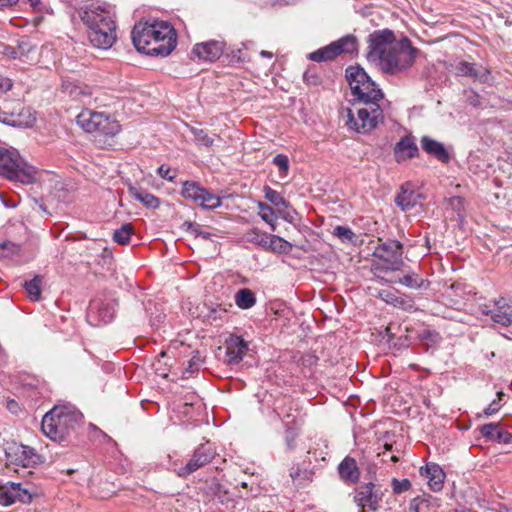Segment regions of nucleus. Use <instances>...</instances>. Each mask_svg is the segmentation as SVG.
<instances>
[{"mask_svg":"<svg viewBox=\"0 0 512 512\" xmlns=\"http://www.w3.org/2000/svg\"><path fill=\"white\" fill-rule=\"evenodd\" d=\"M367 59L389 74L400 73L409 68L416 50L407 38L396 40L391 30L375 31L369 35Z\"/></svg>","mask_w":512,"mask_h":512,"instance_id":"f257e3e1","label":"nucleus"},{"mask_svg":"<svg viewBox=\"0 0 512 512\" xmlns=\"http://www.w3.org/2000/svg\"><path fill=\"white\" fill-rule=\"evenodd\" d=\"M78 14L94 47H112L116 41L115 11L112 5L90 0L78 8Z\"/></svg>","mask_w":512,"mask_h":512,"instance_id":"f03ea898","label":"nucleus"},{"mask_svg":"<svg viewBox=\"0 0 512 512\" xmlns=\"http://www.w3.org/2000/svg\"><path fill=\"white\" fill-rule=\"evenodd\" d=\"M135 48L152 56H168L176 46L177 37L173 26L167 21L139 22L132 30Z\"/></svg>","mask_w":512,"mask_h":512,"instance_id":"7ed1b4c3","label":"nucleus"},{"mask_svg":"<svg viewBox=\"0 0 512 512\" xmlns=\"http://www.w3.org/2000/svg\"><path fill=\"white\" fill-rule=\"evenodd\" d=\"M82 420V414L71 406H55L42 419L43 433L53 441H62Z\"/></svg>","mask_w":512,"mask_h":512,"instance_id":"20e7f679","label":"nucleus"},{"mask_svg":"<svg viewBox=\"0 0 512 512\" xmlns=\"http://www.w3.org/2000/svg\"><path fill=\"white\" fill-rule=\"evenodd\" d=\"M345 125L357 133H369L384 119L383 110L379 103L359 104L347 108L342 113Z\"/></svg>","mask_w":512,"mask_h":512,"instance_id":"39448f33","label":"nucleus"},{"mask_svg":"<svg viewBox=\"0 0 512 512\" xmlns=\"http://www.w3.org/2000/svg\"><path fill=\"white\" fill-rule=\"evenodd\" d=\"M0 175L22 184H32L37 171L15 149H0Z\"/></svg>","mask_w":512,"mask_h":512,"instance_id":"423d86ee","label":"nucleus"},{"mask_svg":"<svg viewBox=\"0 0 512 512\" xmlns=\"http://www.w3.org/2000/svg\"><path fill=\"white\" fill-rule=\"evenodd\" d=\"M346 78L351 92L359 104L379 103L383 99L384 94L382 90L371 80L363 68L349 66L346 69Z\"/></svg>","mask_w":512,"mask_h":512,"instance_id":"0eeeda50","label":"nucleus"},{"mask_svg":"<svg viewBox=\"0 0 512 512\" xmlns=\"http://www.w3.org/2000/svg\"><path fill=\"white\" fill-rule=\"evenodd\" d=\"M8 465L32 468L41 463L40 456L29 446L17 442H8L4 448Z\"/></svg>","mask_w":512,"mask_h":512,"instance_id":"6e6552de","label":"nucleus"},{"mask_svg":"<svg viewBox=\"0 0 512 512\" xmlns=\"http://www.w3.org/2000/svg\"><path fill=\"white\" fill-rule=\"evenodd\" d=\"M357 40L347 35L329 45L309 54V59L316 62L328 61L336 58L341 53H354L357 51Z\"/></svg>","mask_w":512,"mask_h":512,"instance_id":"1a4fd4ad","label":"nucleus"},{"mask_svg":"<svg viewBox=\"0 0 512 512\" xmlns=\"http://www.w3.org/2000/svg\"><path fill=\"white\" fill-rule=\"evenodd\" d=\"M181 194L205 209H215L221 205L220 197L200 187L196 182H184Z\"/></svg>","mask_w":512,"mask_h":512,"instance_id":"9d476101","label":"nucleus"},{"mask_svg":"<svg viewBox=\"0 0 512 512\" xmlns=\"http://www.w3.org/2000/svg\"><path fill=\"white\" fill-rule=\"evenodd\" d=\"M383 499L381 488L372 482L364 483L355 490L354 501L360 508L377 511Z\"/></svg>","mask_w":512,"mask_h":512,"instance_id":"9b49d317","label":"nucleus"},{"mask_svg":"<svg viewBox=\"0 0 512 512\" xmlns=\"http://www.w3.org/2000/svg\"><path fill=\"white\" fill-rule=\"evenodd\" d=\"M214 455L215 452L208 444L201 445L195 450L187 464L179 469L178 475L180 477L188 476L208 464L214 458Z\"/></svg>","mask_w":512,"mask_h":512,"instance_id":"f8f14e48","label":"nucleus"},{"mask_svg":"<svg viewBox=\"0 0 512 512\" xmlns=\"http://www.w3.org/2000/svg\"><path fill=\"white\" fill-rule=\"evenodd\" d=\"M375 255L389 263L388 269L399 270L403 264L402 246L398 241H390L380 245Z\"/></svg>","mask_w":512,"mask_h":512,"instance_id":"ddd939ff","label":"nucleus"},{"mask_svg":"<svg viewBox=\"0 0 512 512\" xmlns=\"http://www.w3.org/2000/svg\"><path fill=\"white\" fill-rule=\"evenodd\" d=\"M114 314L115 308L112 303H103L98 300L92 301L88 310V318L93 325L111 322Z\"/></svg>","mask_w":512,"mask_h":512,"instance_id":"4468645a","label":"nucleus"},{"mask_svg":"<svg viewBox=\"0 0 512 512\" xmlns=\"http://www.w3.org/2000/svg\"><path fill=\"white\" fill-rule=\"evenodd\" d=\"M224 51V43L220 41H208L194 46L192 54L200 60L215 61Z\"/></svg>","mask_w":512,"mask_h":512,"instance_id":"2eb2a0df","label":"nucleus"},{"mask_svg":"<svg viewBox=\"0 0 512 512\" xmlns=\"http://www.w3.org/2000/svg\"><path fill=\"white\" fill-rule=\"evenodd\" d=\"M247 350V343L239 336L231 335L226 340V356L230 364H238L246 355Z\"/></svg>","mask_w":512,"mask_h":512,"instance_id":"dca6fc26","label":"nucleus"},{"mask_svg":"<svg viewBox=\"0 0 512 512\" xmlns=\"http://www.w3.org/2000/svg\"><path fill=\"white\" fill-rule=\"evenodd\" d=\"M456 73L460 76H466L478 80L480 82H487L490 78V72L483 66H477L474 63L460 61L456 67Z\"/></svg>","mask_w":512,"mask_h":512,"instance_id":"f3484780","label":"nucleus"},{"mask_svg":"<svg viewBox=\"0 0 512 512\" xmlns=\"http://www.w3.org/2000/svg\"><path fill=\"white\" fill-rule=\"evenodd\" d=\"M379 297L387 304L393 305L405 311L415 309L414 301L407 295H402L396 290H383L379 292Z\"/></svg>","mask_w":512,"mask_h":512,"instance_id":"a211bd4d","label":"nucleus"},{"mask_svg":"<svg viewBox=\"0 0 512 512\" xmlns=\"http://www.w3.org/2000/svg\"><path fill=\"white\" fill-rule=\"evenodd\" d=\"M420 474L427 479L431 490L440 491L442 489L445 474L439 465L435 463L427 464L420 469Z\"/></svg>","mask_w":512,"mask_h":512,"instance_id":"6ab92c4d","label":"nucleus"},{"mask_svg":"<svg viewBox=\"0 0 512 512\" xmlns=\"http://www.w3.org/2000/svg\"><path fill=\"white\" fill-rule=\"evenodd\" d=\"M418 153V147L411 136L402 137L394 146V155L397 162L413 158Z\"/></svg>","mask_w":512,"mask_h":512,"instance_id":"aec40b11","label":"nucleus"},{"mask_svg":"<svg viewBox=\"0 0 512 512\" xmlns=\"http://www.w3.org/2000/svg\"><path fill=\"white\" fill-rule=\"evenodd\" d=\"M421 148L429 155L435 157L441 162L447 163L450 159L449 153L443 143L438 142L428 136H423L420 140Z\"/></svg>","mask_w":512,"mask_h":512,"instance_id":"412c9836","label":"nucleus"},{"mask_svg":"<svg viewBox=\"0 0 512 512\" xmlns=\"http://www.w3.org/2000/svg\"><path fill=\"white\" fill-rule=\"evenodd\" d=\"M121 130V126L117 120L111 116L102 113L101 120L98 121L96 133L99 137L113 138Z\"/></svg>","mask_w":512,"mask_h":512,"instance_id":"4be33fe9","label":"nucleus"},{"mask_svg":"<svg viewBox=\"0 0 512 512\" xmlns=\"http://www.w3.org/2000/svg\"><path fill=\"white\" fill-rule=\"evenodd\" d=\"M101 116L102 112L85 109L78 114L76 122L86 132L94 133L97 130L98 121L101 120Z\"/></svg>","mask_w":512,"mask_h":512,"instance_id":"5701e85b","label":"nucleus"},{"mask_svg":"<svg viewBox=\"0 0 512 512\" xmlns=\"http://www.w3.org/2000/svg\"><path fill=\"white\" fill-rule=\"evenodd\" d=\"M339 475L345 482L355 483L359 480L360 471L355 459L346 457L338 466Z\"/></svg>","mask_w":512,"mask_h":512,"instance_id":"b1692460","label":"nucleus"},{"mask_svg":"<svg viewBox=\"0 0 512 512\" xmlns=\"http://www.w3.org/2000/svg\"><path fill=\"white\" fill-rule=\"evenodd\" d=\"M438 500L430 495L414 498L409 507L410 512H436Z\"/></svg>","mask_w":512,"mask_h":512,"instance_id":"393cba45","label":"nucleus"},{"mask_svg":"<svg viewBox=\"0 0 512 512\" xmlns=\"http://www.w3.org/2000/svg\"><path fill=\"white\" fill-rule=\"evenodd\" d=\"M419 199L418 193L402 186L401 192L395 198V203L403 211H409L419 203Z\"/></svg>","mask_w":512,"mask_h":512,"instance_id":"a878e982","label":"nucleus"},{"mask_svg":"<svg viewBox=\"0 0 512 512\" xmlns=\"http://www.w3.org/2000/svg\"><path fill=\"white\" fill-rule=\"evenodd\" d=\"M129 194L137 201L141 202L147 208L155 209L159 207V199L151 193L142 191L134 186H129Z\"/></svg>","mask_w":512,"mask_h":512,"instance_id":"bb28decb","label":"nucleus"},{"mask_svg":"<svg viewBox=\"0 0 512 512\" xmlns=\"http://www.w3.org/2000/svg\"><path fill=\"white\" fill-rule=\"evenodd\" d=\"M44 278L41 275H35L32 279L26 280L23 287L31 301H39L41 299L42 285Z\"/></svg>","mask_w":512,"mask_h":512,"instance_id":"cd10ccee","label":"nucleus"},{"mask_svg":"<svg viewBox=\"0 0 512 512\" xmlns=\"http://www.w3.org/2000/svg\"><path fill=\"white\" fill-rule=\"evenodd\" d=\"M266 244L267 250L279 254L289 253L293 247L291 243L278 235H269L268 242L266 241Z\"/></svg>","mask_w":512,"mask_h":512,"instance_id":"c85d7f7f","label":"nucleus"},{"mask_svg":"<svg viewBox=\"0 0 512 512\" xmlns=\"http://www.w3.org/2000/svg\"><path fill=\"white\" fill-rule=\"evenodd\" d=\"M481 434L489 440H499L506 442L509 434L505 433L498 424L489 423L481 427Z\"/></svg>","mask_w":512,"mask_h":512,"instance_id":"c756f323","label":"nucleus"},{"mask_svg":"<svg viewBox=\"0 0 512 512\" xmlns=\"http://www.w3.org/2000/svg\"><path fill=\"white\" fill-rule=\"evenodd\" d=\"M236 305L243 310L250 309L256 303L254 293L247 288L240 289L234 297Z\"/></svg>","mask_w":512,"mask_h":512,"instance_id":"7c9ffc66","label":"nucleus"},{"mask_svg":"<svg viewBox=\"0 0 512 512\" xmlns=\"http://www.w3.org/2000/svg\"><path fill=\"white\" fill-rule=\"evenodd\" d=\"M209 493L222 504L231 501L230 492L218 480L213 479L209 484Z\"/></svg>","mask_w":512,"mask_h":512,"instance_id":"2f4dec72","label":"nucleus"},{"mask_svg":"<svg viewBox=\"0 0 512 512\" xmlns=\"http://www.w3.org/2000/svg\"><path fill=\"white\" fill-rule=\"evenodd\" d=\"M258 215L259 217L270 225L272 231L276 230V216L274 210L266 203L258 202Z\"/></svg>","mask_w":512,"mask_h":512,"instance_id":"473e14b6","label":"nucleus"},{"mask_svg":"<svg viewBox=\"0 0 512 512\" xmlns=\"http://www.w3.org/2000/svg\"><path fill=\"white\" fill-rule=\"evenodd\" d=\"M263 191H264L265 199L267 201H269L275 207H283V208L288 207V202L276 190L272 189L269 186H265Z\"/></svg>","mask_w":512,"mask_h":512,"instance_id":"72a5a7b5","label":"nucleus"},{"mask_svg":"<svg viewBox=\"0 0 512 512\" xmlns=\"http://www.w3.org/2000/svg\"><path fill=\"white\" fill-rule=\"evenodd\" d=\"M16 502L14 482H8L0 490V505L9 506Z\"/></svg>","mask_w":512,"mask_h":512,"instance_id":"f704fd0d","label":"nucleus"},{"mask_svg":"<svg viewBox=\"0 0 512 512\" xmlns=\"http://www.w3.org/2000/svg\"><path fill=\"white\" fill-rule=\"evenodd\" d=\"M491 318L495 323L502 326H509L512 324V313H509L506 306H499L498 311L491 314Z\"/></svg>","mask_w":512,"mask_h":512,"instance_id":"c9c22d12","label":"nucleus"},{"mask_svg":"<svg viewBox=\"0 0 512 512\" xmlns=\"http://www.w3.org/2000/svg\"><path fill=\"white\" fill-rule=\"evenodd\" d=\"M132 232V226L130 224H124L119 229L115 230L113 239L115 242L125 245L129 242Z\"/></svg>","mask_w":512,"mask_h":512,"instance_id":"e433bc0d","label":"nucleus"},{"mask_svg":"<svg viewBox=\"0 0 512 512\" xmlns=\"http://www.w3.org/2000/svg\"><path fill=\"white\" fill-rule=\"evenodd\" d=\"M183 227L189 233L195 235L196 237H201L204 240H210V239H212L213 236H215L214 234H212L208 231L202 230L200 225L197 223H192V222L187 221V222L183 223Z\"/></svg>","mask_w":512,"mask_h":512,"instance_id":"4c0bfd02","label":"nucleus"},{"mask_svg":"<svg viewBox=\"0 0 512 512\" xmlns=\"http://www.w3.org/2000/svg\"><path fill=\"white\" fill-rule=\"evenodd\" d=\"M333 235L344 243L353 242V239L355 238L354 232L349 227L340 225L334 228Z\"/></svg>","mask_w":512,"mask_h":512,"instance_id":"58836bf2","label":"nucleus"},{"mask_svg":"<svg viewBox=\"0 0 512 512\" xmlns=\"http://www.w3.org/2000/svg\"><path fill=\"white\" fill-rule=\"evenodd\" d=\"M397 282L412 289H419L424 285V280L414 274L405 275Z\"/></svg>","mask_w":512,"mask_h":512,"instance_id":"ea45409f","label":"nucleus"},{"mask_svg":"<svg viewBox=\"0 0 512 512\" xmlns=\"http://www.w3.org/2000/svg\"><path fill=\"white\" fill-rule=\"evenodd\" d=\"M16 501L29 503L32 499V493L28 488H23L20 483L14 482Z\"/></svg>","mask_w":512,"mask_h":512,"instance_id":"a19ab883","label":"nucleus"},{"mask_svg":"<svg viewBox=\"0 0 512 512\" xmlns=\"http://www.w3.org/2000/svg\"><path fill=\"white\" fill-rule=\"evenodd\" d=\"M504 393L503 392H498L497 393V399L493 400L484 410V414L486 416H491L493 414H495L496 412L499 411V409L502 407L503 405V398H504Z\"/></svg>","mask_w":512,"mask_h":512,"instance_id":"79ce46f5","label":"nucleus"},{"mask_svg":"<svg viewBox=\"0 0 512 512\" xmlns=\"http://www.w3.org/2000/svg\"><path fill=\"white\" fill-rule=\"evenodd\" d=\"M392 490L396 494H401L403 492H406L410 489L411 483L408 479H396L393 478L391 481Z\"/></svg>","mask_w":512,"mask_h":512,"instance_id":"37998d69","label":"nucleus"},{"mask_svg":"<svg viewBox=\"0 0 512 512\" xmlns=\"http://www.w3.org/2000/svg\"><path fill=\"white\" fill-rule=\"evenodd\" d=\"M273 163L279 168V170L283 176L287 175V172L289 170V160L286 155L277 154L273 158Z\"/></svg>","mask_w":512,"mask_h":512,"instance_id":"c03bdc74","label":"nucleus"},{"mask_svg":"<svg viewBox=\"0 0 512 512\" xmlns=\"http://www.w3.org/2000/svg\"><path fill=\"white\" fill-rule=\"evenodd\" d=\"M19 251V246L12 242H4L0 245V256L9 257L14 254H17Z\"/></svg>","mask_w":512,"mask_h":512,"instance_id":"a18cd8bd","label":"nucleus"},{"mask_svg":"<svg viewBox=\"0 0 512 512\" xmlns=\"http://www.w3.org/2000/svg\"><path fill=\"white\" fill-rule=\"evenodd\" d=\"M298 433L296 429L292 427H287L285 431V441L288 449H293L295 447L294 441L297 437Z\"/></svg>","mask_w":512,"mask_h":512,"instance_id":"49530a36","label":"nucleus"},{"mask_svg":"<svg viewBox=\"0 0 512 512\" xmlns=\"http://www.w3.org/2000/svg\"><path fill=\"white\" fill-rule=\"evenodd\" d=\"M159 176L163 179H166L170 182H173L176 175L175 174H171V169L168 165H161L158 170H157Z\"/></svg>","mask_w":512,"mask_h":512,"instance_id":"de8ad7c7","label":"nucleus"},{"mask_svg":"<svg viewBox=\"0 0 512 512\" xmlns=\"http://www.w3.org/2000/svg\"><path fill=\"white\" fill-rule=\"evenodd\" d=\"M196 141L204 146H210L213 143V140L203 131L199 130L195 133Z\"/></svg>","mask_w":512,"mask_h":512,"instance_id":"09e8293b","label":"nucleus"},{"mask_svg":"<svg viewBox=\"0 0 512 512\" xmlns=\"http://www.w3.org/2000/svg\"><path fill=\"white\" fill-rule=\"evenodd\" d=\"M200 362H201V359H200L199 353H197L189 360L187 370L190 372L197 370L199 368Z\"/></svg>","mask_w":512,"mask_h":512,"instance_id":"8fccbe9b","label":"nucleus"},{"mask_svg":"<svg viewBox=\"0 0 512 512\" xmlns=\"http://www.w3.org/2000/svg\"><path fill=\"white\" fill-rule=\"evenodd\" d=\"M268 236L269 235H266V234H262V235L256 234V237L253 238L252 241L256 242L261 247L267 249L266 241L268 242Z\"/></svg>","mask_w":512,"mask_h":512,"instance_id":"3c124183","label":"nucleus"},{"mask_svg":"<svg viewBox=\"0 0 512 512\" xmlns=\"http://www.w3.org/2000/svg\"><path fill=\"white\" fill-rule=\"evenodd\" d=\"M71 95H74L76 98H79V100L83 101L85 97L89 96L90 93H86L84 92L81 88L79 87H74L72 90H71Z\"/></svg>","mask_w":512,"mask_h":512,"instance_id":"603ef678","label":"nucleus"},{"mask_svg":"<svg viewBox=\"0 0 512 512\" xmlns=\"http://www.w3.org/2000/svg\"><path fill=\"white\" fill-rule=\"evenodd\" d=\"M6 407L13 414H17L20 410V407L15 400H8Z\"/></svg>","mask_w":512,"mask_h":512,"instance_id":"864d4df0","label":"nucleus"},{"mask_svg":"<svg viewBox=\"0 0 512 512\" xmlns=\"http://www.w3.org/2000/svg\"><path fill=\"white\" fill-rule=\"evenodd\" d=\"M34 121H35V118H34L31 114H29V118H28V120H26L25 122H16V121H13V123H12V124H13V125H16V124H17V125L30 126V125H32V124L34 123Z\"/></svg>","mask_w":512,"mask_h":512,"instance_id":"5fc2aeb1","label":"nucleus"},{"mask_svg":"<svg viewBox=\"0 0 512 512\" xmlns=\"http://www.w3.org/2000/svg\"><path fill=\"white\" fill-rule=\"evenodd\" d=\"M12 87V83L9 79H6L3 83L0 84V90L1 91H7L10 90Z\"/></svg>","mask_w":512,"mask_h":512,"instance_id":"6e6d98bb","label":"nucleus"},{"mask_svg":"<svg viewBox=\"0 0 512 512\" xmlns=\"http://www.w3.org/2000/svg\"><path fill=\"white\" fill-rule=\"evenodd\" d=\"M18 2V0H0V7H7L14 5Z\"/></svg>","mask_w":512,"mask_h":512,"instance_id":"4d7b16f0","label":"nucleus"},{"mask_svg":"<svg viewBox=\"0 0 512 512\" xmlns=\"http://www.w3.org/2000/svg\"><path fill=\"white\" fill-rule=\"evenodd\" d=\"M61 1L70 7H77V5L79 4V0H61Z\"/></svg>","mask_w":512,"mask_h":512,"instance_id":"13d9d810","label":"nucleus"},{"mask_svg":"<svg viewBox=\"0 0 512 512\" xmlns=\"http://www.w3.org/2000/svg\"><path fill=\"white\" fill-rule=\"evenodd\" d=\"M260 55H261L262 57H266V58H272V57H273L272 52H270V51H266V50H262V51L260 52Z\"/></svg>","mask_w":512,"mask_h":512,"instance_id":"bf43d9fd","label":"nucleus"},{"mask_svg":"<svg viewBox=\"0 0 512 512\" xmlns=\"http://www.w3.org/2000/svg\"><path fill=\"white\" fill-rule=\"evenodd\" d=\"M29 2L33 7H36L40 3V0H29Z\"/></svg>","mask_w":512,"mask_h":512,"instance_id":"052dcab7","label":"nucleus"},{"mask_svg":"<svg viewBox=\"0 0 512 512\" xmlns=\"http://www.w3.org/2000/svg\"><path fill=\"white\" fill-rule=\"evenodd\" d=\"M454 512H476V511H473L470 509H460V510H455Z\"/></svg>","mask_w":512,"mask_h":512,"instance_id":"680f3d73","label":"nucleus"},{"mask_svg":"<svg viewBox=\"0 0 512 512\" xmlns=\"http://www.w3.org/2000/svg\"><path fill=\"white\" fill-rule=\"evenodd\" d=\"M505 306H506V308H507L508 312H509V313H512V303H511V304H507V305H505Z\"/></svg>","mask_w":512,"mask_h":512,"instance_id":"e2e57ef3","label":"nucleus"},{"mask_svg":"<svg viewBox=\"0 0 512 512\" xmlns=\"http://www.w3.org/2000/svg\"><path fill=\"white\" fill-rule=\"evenodd\" d=\"M241 486H242L243 488H247V486H248V485H247V483H246V482H242V483H241Z\"/></svg>","mask_w":512,"mask_h":512,"instance_id":"0e129e2a","label":"nucleus"},{"mask_svg":"<svg viewBox=\"0 0 512 512\" xmlns=\"http://www.w3.org/2000/svg\"><path fill=\"white\" fill-rule=\"evenodd\" d=\"M290 475H291V477H292V478H295V476H296V472H293V473H291Z\"/></svg>","mask_w":512,"mask_h":512,"instance_id":"69168bd1","label":"nucleus"},{"mask_svg":"<svg viewBox=\"0 0 512 512\" xmlns=\"http://www.w3.org/2000/svg\"><path fill=\"white\" fill-rule=\"evenodd\" d=\"M290 475H291V477H292V478H295V476H296V472H293V473H291Z\"/></svg>","mask_w":512,"mask_h":512,"instance_id":"338daca9","label":"nucleus"},{"mask_svg":"<svg viewBox=\"0 0 512 512\" xmlns=\"http://www.w3.org/2000/svg\"><path fill=\"white\" fill-rule=\"evenodd\" d=\"M365 508H361L359 512H365Z\"/></svg>","mask_w":512,"mask_h":512,"instance_id":"774afa93","label":"nucleus"}]
</instances>
